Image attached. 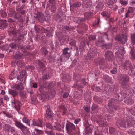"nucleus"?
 Instances as JSON below:
<instances>
[{"label":"nucleus","mask_w":135,"mask_h":135,"mask_svg":"<svg viewBox=\"0 0 135 135\" xmlns=\"http://www.w3.org/2000/svg\"><path fill=\"white\" fill-rule=\"evenodd\" d=\"M26 71L25 70H22L20 73V75L18 77V79L21 81L23 82H22L20 85L16 84L15 86V88L17 90H22L24 89V86L23 83H24L25 80V78L24 77L26 74Z\"/></svg>","instance_id":"1"},{"label":"nucleus","mask_w":135,"mask_h":135,"mask_svg":"<svg viewBox=\"0 0 135 135\" xmlns=\"http://www.w3.org/2000/svg\"><path fill=\"white\" fill-rule=\"evenodd\" d=\"M26 71L25 70H22L20 73V75L18 77V79L21 81L23 82H22L20 85L16 84L15 86V88L17 90H22L24 89V86L23 83H24L25 80V78L24 77L26 74Z\"/></svg>","instance_id":"2"},{"label":"nucleus","mask_w":135,"mask_h":135,"mask_svg":"<svg viewBox=\"0 0 135 135\" xmlns=\"http://www.w3.org/2000/svg\"><path fill=\"white\" fill-rule=\"evenodd\" d=\"M63 53L61 57L60 61H65L69 58L70 55V49L68 48H65L63 50Z\"/></svg>","instance_id":"3"},{"label":"nucleus","mask_w":135,"mask_h":135,"mask_svg":"<svg viewBox=\"0 0 135 135\" xmlns=\"http://www.w3.org/2000/svg\"><path fill=\"white\" fill-rule=\"evenodd\" d=\"M15 124L17 127L20 128L21 130L25 134L26 133H27L28 134H30V132L28 131H25L27 129V127L23 125L20 122L17 121H16ZM25 135H26L25 134Z\"/></svg>","instance_id":"4"},{"label":"nucleus","mask_w":135,"mask_h":135,"mask_svg":"<svg viewBox=\"0 0 135 135\" xmlns=\"http://www.w3.org/2000/svg\"><path fill=\"white\" fill-rule=\"evenodd\" d=\"M126 124H127L128 128H129L134 124V121L131 122L129 120H127L126 122L125 123L123 122H122L121 123H120L119 122H117V124L118 126L119 125L122 127L124 128L126 127Z\"/></svg>","instance_id":"5"},{"label":"nucleus","mask_w":135,"mask_h":135,"mask_svg":"<svg viewBox=\"0 0 135 135\" xmlns=\"http://www.w3.org/2000/svg\"><path fill=\"white\" fill-rule=\"evenodd\" d=\"M120 83L123 86H126L127 84L128 77L126 74L122 75L120 76Z\"/></svg>","instance_id":"6"},{"label":"nucleus","mask_w":135,"mask_h":135,"mask_svg":"<svg viewBox=\"0 0 135 135\" xmlns=\"http://www.w3.org/2000/svg\"><path fill=\"white\" fill-rule=\"evenodd\" d=\"M99 35L98 36V40L96 42V44L98 46L100 47L103 45V43L104 42V40L102 39V37H107V35L105 34L103 36L102 33H99Z\"/></svg>","instance_id":"7"},{"label":"nucleus","mask_w":135,"mask_h":135,"mask_svg":"<svg viewBox=\"0 0 135 135\" xmlns=\"http://www.w3.org/2000/svg\"><path fill=\"white\" fill-rule=\"evenodd\" d=\"M116 39L118 40L120 43L122 44H124L126 42L127 39L126 36L124 35H122L119 37H117Z\"/></svg>","instance_id":"8"},{"label":"nucleus","mask_w":135,"mask_h":135,"mask_svg":"<svg viewBox=\"0 0 135 135\" xmlns=\"http://www.w3.org/2000/svg\"><path fill=\"white\" fill-rule=\"evenodd\" d=\"M125 53L124 48L122 47L119 48V50L115 53L116 56L119 57H121Z\"/></svg>","instance_id":"9"},{"label":"nucleus","mask_w":135,"mask_h":135,"mask_svg":"<svg viewBox=\"0 0 135 135\" xmlns=\"http://www.w3.org/2000/svg\"><path fill=\"white\" fill-rule=\"evenodd\" d=\"M97 54V51L95 49H91L87 54V59H89L91 57L95 56Z\"/></svg>","instance_id":"10"},{"label":"nucleus","mask_w":135,"mask_h":135,"mask_svg":"<svg viewBox=\"0 0 135 135\" xmlns=\"http://www.w3.org/2000/svg\"><path fill=\"white\" fill-rule=\"evenodd\" d=\"M66 128L68 132H69L73 130H74L75 128V126L73 123H70L67 124Z\"/></svg>","instance_id":"11"},{"label":"nucleus","mask_w":135,"mask_h":135,"mask_svg":"<svg viewBox=\"0 0 135 135\" xmlns=\"http://www.w3.org/2000/svg\"><path fill=\"white\" fill-rule=\"evenodd\" d=\"M113 56V53L110 51H107L105 54V59L111 61Z\"/></svg>","instance_id":"12"},{"label":"nucleus","mask_w":135,"mask_h":135,"mask_svg":"<svg viewBox=\"0 0 135 135\" xmlns=\"http://www.w3.org/2000/svg\"><path fill=\"white\" fill-rule=\"evenodd\" d=\"M32 125L34 126L42 127L43 125L42 122L41 121L39 120H32Z\"/></svg>","instance_id":"13"},{"label":"nucleus","mask_w":135,"mask_h":135,"mask_svg":"<svg viewBox=\"0 0 135 135\" xmlns=\"http://www.w3.org/2000/svg\"><path fill=\"white\" fill-rule=\"evenodd\" d=\"M12 105H14L16 110L18 111L20 109V102L18 100H15L14 102H12Z\"/></svg>","instance_id":"14"},{"label":"nucleus","mask_w":135,"mask_h":135,"mask_svg":"<svg viewBox=\"0 0 135 135\" xmlns=\"http://www.w3.org/2000/svg\"><path fill=\"white\" fill-rule=\"evenodd\" d=\"M0 29H4L7 26V24L6 20H0Z\"/></svg>","instance_id":"15"},{"label":"nucleus","mask_w":135,"mask_h":135,"mask_svg":"<svg viewBox=\"0 0 135 135\" xmlns=\"http://www.w3.org/2000/svg\"><path fill=\"white\" fill-rule=\"evenodd\" d=\"M110 13L106 11H104L102 13L101 15L103 16L106 17L107 18L106 20L107 21L109 20H110Z\"/></svg>","instance_id":"16"},{"label":"nucleus","mask_w":135,"mask_h":135,"mask_svg":"<svg viewBox=\"0 0 135 135\" xmlns=\"http://www.w3.org/2000/svg\"><path fill=\"white\" fill-rule=\"evenodd\" d=\"M130 58L132 60L135 59V52L133 49H131V50L130 52Z\"/></svg>","instance_id":"17"},{"label":"nucleus","mask_w":135,"mask_h":135,"mask_svg":"<svg viewBox=\"0 0 135 135\" xmlns=\"http://www.w3.org/2000/svg\"><path fill=\"white\" fill-rule=\"evenodd\" d=\"M88 46L87 43H86L85 41L82 42L80 45V49H85L86 46Z\"/></svg>","instance_id":"18"},{"label":"nucleus","mask_w":135,"mask_h":135,"mask_svg":"<svg viewBox=\"0 0 135 135\" xmlns=\"http://www.w3.org/2000/svg\"><path fill=\"white\" fill-rule=\"evenodd\" d=\"M9 93L10 94L12 95L13 97H14L17 95L18 94V92L12 90H9Z\"/></svg>","instance_id":"19"},{"label":"nucleus","mask_w":135,"mask_h":135,"mask_svg":"<svg viewBox=\"0 0 135 135\" xmlns=\"http://www.w3.org/2000/svg\"><path fill=\"white\" fill-rule=\"evenodd\" d=\"M48 117L50 118H52V112L49 109H47L46 111Z\"/></svg>","instance_id":"20"},{"label":"nucleus","mask_w":135,"mask_h":135,"mask_svg":"<svg viewBox=\"0 0 135 135\" xmlns=\"http://www.w3.org/2000/svg\"><path fill=\"white\" fill-rule=\"evenodd\" d=\"M93 15V14L91 12H86L84 15L85 17L88 19L91 17Z\"/></svg>","instance_id":"21"},{"label":"nucleus","mask_w":135,"mask_h":135,"mask_svg":"<svg viewBox=\"0 0 135 135\" xmlns=\"http://www.w3.org/2000/svg\"><path fill=\"white\" fill-rule=\"evenodd\" d=\"M116 0H106V3L108 5H111L115 3Z\"/></svg>","instance_id":"22"},{"label":"nucleus","mask_w":135,"mask_h":135,"mask_svg":"<svg viewBox=\"0 0 135 135\" xmlns=\"http://www.w3.org/2000/svg\"><path fill=\"white\" fill-rule=\"evenodd\" d=\"M23 122L25 123H27L28 126H30V121L28 119L25 117H24L22 119Z\"/></svg>","instance_id":"23"},{"label":"nucleus","mask_w":135,"mask_h":135,"mask_svg":"<svg viewBox=\"0 0 135 135\" xmlns=\"http://www.w3.org/2000/svg\"><path fill=\"white\" fill-rule=\"evenodd\" d=\"M3 128L5 130L9 131L11 128L10 126L8 124H5L3 126Z\"/></svg>","instance_id":"24"},{"label":"nucleus","mask_w":135,"mask_h":135,"mask_svg":"<svg viewBox=\"0 0 135 135\" xmlns=\"http://www.w3.org/2000/svg\"><path fill=\"white\" fill-rule=\"evenodd\" d=\"M41 53L44 55L47 54L48 53L47 51L45 48H42L41 49Z\"/></svg>","instance_id":"25"},{"label":"nucleus","mask_w":135,"mask_h":135,"mask_svg":"<svg viewBox=\"0 0 135 135\" xmlns=\"http://www.w3.org/2000/svg\"><path fill=\"white\" fill-rule=\"evenodd\" d=\"M131 42L132 44H135V34L132 35H131Z\"/></svg>","instance_id":"26"},{"label":"nucleus","mask_w":135,"mask_h":135,"mask_svg":"<svg viewBox=\"0 0 135 135\" xmlns=\"http://www.w3.org/2000/svg\"><path fill=\"white\" fill-rule=\"evenodd\" d=\"M103 78L107 82L109 81L108 80L111 79L107 75H105L104 76Z\"/></svg>","instance_id":"27"},{"label":"nucleus","mask_w":135,"mask_h":135,"mask_svg":"<svg viewBox=\"0 0 135 135\" xmlns=\"http://www.w3.org/2000/svg\"><path fill=\"white\" fill-rule=\"evenodd\" d=\"M17 65L18 67H21L24 65V63L21 61H19L17 63Z\"/></svg>","instance_id":"28"},{"label":"nucleus","mask_w":135,"mask_h":135,"mask_svg":"<svg viewBox=\"0 0 135 135\" xmlns=\"http://www.w3.org/2000/svg\"><path fill=\"white\" fill-rule=\"evenodd\" d=\"M54 127L56 128L57 130L59 131H60L61 128V126L57 123L55 126H54Z\"/></svg>","instance_id":"29"},{"label":"nucleus","mask_w":135,"mask_h":135,"mask_svg":"<svg viewBox=\"0 0 135 135\" xmlns=\"http://www.w3.org/2000/svg\"><path fill=\"white\" fill-rule=\"evenodd\" d=\"M81 5V3L80 2H76L73 4V6L75 7H78Z\"/></svg>","instance_id":"30"},{"label":"nucleus","mask_w":135,"mask_h":135,"mask_svg":"<svg viewBox=\"0 0 135 135\" xmlns=\"http://www.w3.org/2000/svg\"><path fill=\"white\" fill-rule=\"evenodd\" d=\"M27 70L29 71H31L33 69V66L32 65L28 66L27 68Z\"/></svg>","instance_id":"31"},{"label":"nucleus","mask_w":135,"mask_h":135,"mask_svg":"<svg viewBox=\"0 0 135 135\" xmlns=\"http://www.w3.org/2000/svg\"><path fill=\"white\" fill-rule=\"evenodd\" d=\"M35 130L38 134H42L43 133V132L42 130H39L37 129H35Z\"/></svg>","instance_id":"32"},{"label":"nucleus","mask_w":135,"mask_h":135,"mask_svg":"<svg viewBox=\"0 0 135 135\" xmlns=\"http://www.w3.org/2000/svg\"><path fill=\"white\" fill-rule=\"evenodd\" d=\"M128 103V104H131L133 103L134 102V100L131 99H129L127 100Z\"/></svg>","instance_id":"33"},{"label":"nucleus","mask_w":135,"mask_h":135,"mask_svg":"<svg viewBox=\"0 0 135 135\" xmlns=\"http://www.w3.org/2000/svg\"><path fill=\"white\" fill-rule=\"evenodd\" d=\"M117 71V69L116 68H114L111 71V72L113 74H115Z\"/></svg>","instance_id":"34"},{"label":"nucleus","mask_w":135,"mask_h":135,"mask_svg":"<svg viewBox=\"0 0 135 135\" xmlns=\"http://www.w3.org/2000/svg\"><path fill=\"white\" fill-rule=\"evenodd\" d=\"M1 15L3 18L6 17V14L4 11H2L1 13Z\"/></svg>","instance_id":"35"},{"label":"nucleus","mask_w":135,"mask_h":135,"mask_svg":"<svg viewBox=\"0 0 135 135\" xmlns=\"http://www.w3.org/2000/svg\"><path fill=\"white\" fill-rule=\"evenodd\" d=\"M120 2L122 4L124 5H126L127 3V2L124 0H120Z\"/></svg>","instance_id":"36"},{"label":"nucleus","mask_w":135,"mask_h":135,"mask_svg":"<svg viewBox=\"0 0 135 135\" xmlns=\"http://www.w3.org/2000/svg\"><path fill=\"white\" fill-rule=\"evenodd\" d=\"M115 129L114 128L112 127H110L109 128V131L110 133H113L114 132Z\"/></svg>","instance_id":"37"},{"label":"nucleus","mask_w":135,"mask_h":135,"mask_svg":"<svg viewBox=\"0 0 135 135\" xmlns=\"http://www.w3.org/2000/svg\"><path fill=\"white\" fill-rule=\"evenodd\" d=\"M89 40H94L96 38L95 37L93 36L90 35L89 37Z\"/></svg>","instance_id":"38"},{"label":"nucleus","mask_w":135,"mask_h":135,"mask_svg":"<svg viewBox=\"0 0 135 135\" xmlns=\"http://www.w3.org/2000/svg\"><path fill=\"white\" fill-rule=\"evenodd\" d=\"M9 97L7 95H5L4 97V99L7 101H9Z\"/></svg>","instance_id":"39"},{"label":"nucleus","mask_w":135,"mask_h":135,"mask_svg":"<svg viewBox=\"0 0 135 135\" xmlns=\"http://www.w3.org/2000/svg\"><path fill=\"white\" fill-rule=\"evenodd\" d=\"M98 107L97 105L95 104H94L93 105L92 107V109L93 110H95Z\"/></svg>","instance_id":"40"},{"label":"nucleus","mask_w":135,"mask_h":135,"mask_svg":"<svg viewBox=\"0 0 135 135\" xmlns=\"http://www.w3.org/2000/svg\"><path fill=\"white\" fill-rule=\"evenodd\" d=\"M46 127L48 128L52 129V126L51 125L50 123H48L46 125Z\"/></svg>","instance_id":"41"},{"label":"nucleus","mask_w":135,"mask_h":135,"mask_svg":"<svg viewBox=\"0 0 135 135\" xmlns=\"http://www.w3.org/2000/svg\"><path fill=\"white\" fill-rule=\"evenodd\" d=\"M69 95V94L67 93H64L63 95V97L65 98H66Z\"/></svg>","instance_id":"42"},{"label":"nucleus","mask_w":135,"mask_h":135,"mask_svg":"<svg viewBox=\"0 0 135 135\" xmlns=\"http://www.w3.org/2000/svg\"><path fill=\"white\" fill-rule=\"evenodd\" d=\"M84 109L87 112H89L90 111V108L87 107H84Z\"/></svg>","instance_id":"43"},{"label":"nucleus","mask_w":135,"mask_h":135,"mask_svg":"<svg viewBox=\"0 0 135 135\" xmlns=\"http://www.w3.org/2000/svg\"><path fill=\"white\" fill-rule=\"evenodd\" d=\"M44 17V16L42 14H41V16L38 17V19L40 21H41L43 20V18Z\"/></svg>","instance_id":"44"},{"label":"nucleus","mask_w":135,"mask_h":135,"mask_svg":"<svg viewBox=\"0 0 135 135\" xmlns=\"http://www.w3.org/2000/svg\"><path fill=\"white\" fill-rule=\"evenodd\" d=\"M16 46V45L14 43H12L10 45V47L13 49L15 48Z\"/></svg>","instance_id":"45"},{"label":"nucleus","mask_w":135,"mask_h":135,"mask_svg":"<svg viewBox=\"0 0 135 135\" xmlns=\"http://www.w3.org/2000/svg\"><path fill=\"white\" fill-rule=\"evenodd\" d=\"M15 57L16 59H19L21 58V56L20 55L18 54H16L15 55Z\"/></svg>","instance_id":"46"},{"label":"nucleus","mask_w":135,"mask_h":135,"mask_svg":"<svg viewBox=\"0 0 135 135\" xmlns=\"http://www.w3.org/2000/svg\"><path fill=\"white\" fill-rule=\"evenodd\" d=\"M38 63L39 64V66H40L41 67H43L44 66V65L43 64V63H42L39 60L38 61Z\"/></svg>","instance_id":"47"},{"label":"nucleus","mask_w":135,"mask_h":135,"mask_svg":"<svg viewBox=\"0 0 135 135\" xmlns=\"http://www.w3.org/2000/svg\"><path fill=\"white\" fill-rule=\"evenodd\" d=\"M80 120H81L80 119H76L75 120L74 123L75 124H77L80 121Z\"/></svg>","instance_id":"48"},{"label":"nucleus","mask_w":135,"mask_h":135,"mask_svg":"<svg viewBox=\"0 0 135 135\" xmlns=\"http://www.w3.org/2000/svg\"><path fill=\"white\" fill-rule=\"evenodd\" d=\"M89 3L87 4V7H90L92 4V3H91V0H90L89 1Z\"/></svg>","instance_id":"49"},{"label":"nucleus","mask_w":135,"mask_h":135,"mask_svg":"<svg viewBox=\"0 0 135 135\" xmlns=\"http://www.w3.org/2000/svg\"><path fill=\"white\" fill-rule=\"evenodd\" d=\"M95 88L96 89H97V90L96 89L95 90V91H99L100 90V88L99 87H96L94 88V89H95Z\"/></svg>","instance_id":"50"},{"label":"nucleus","mask_w":135,"mask_h":135,"mask_svg":"<svg viewBox=\"0 0 135 135\" xmlns=\"http://www.w3.org/2000/svg\"><path fill=\"white\" fill-rule=\"evenodd\" d=\"M14 77V76L13 73H11L9 76L10 78L12 79Z\"/></svg>","instance_id":"51"},{"label":"nucleus","mask_w":135,"mask_h":135,"mask_svg":"<svg viewBox=\"0 0 135 135\" xmlns=\"http://www.w3.org/2000/svg\"><path fill=\"white\" fill-rule=\"evenodd\" d=\"M7 117L9 118H12V115L10 114H7L6 115Z\"/></svg>","instance_id":"52"},{"label":"nucleus","mask_w":135,"mask_h":135,"mask_svg":"<svg viewBox=\"0 0 135 135\" xmlns=\"http://www.w3.org/2000/svg\"><path fill=\"white\" fill-rule=\"evenodd\" d=\"M120 11H119V13L123 12L124 11V8H121L120 9Z\"/></svg>","instance_id":"53"},{"label":"nucleus","mask_w":135,"mask_h":135,"mask_svg":"<svg viewBox=\"0 0 135 135\" xmlns=\"http://www.w3.org/2000/svg\"><path fill=\"white\" fill-rule=\"evenodd\" d=\"M129 68L131 70L132 72H133V73H134L135 74V69L133 68V69H132L131 67H130Z\"/></svg>","instance_id":"54"},{"label":"nucleus","mask_w":135,"mask_h":135,"mask_svg":"<svg viewBox=\"0 0 135 135\" xmlns=\"http://www.w3.org/2000/svg\"><path fill=\"white\" fill-rule=\"evenodd\" d=\"M9 131H11L12 132H13L14 131H15V128L13 127H11L10 129V130Z\"/></svg>","instance_id":"55"},{"label":"nucleus","mask_w":135,"mask_h":135,"mask_svg":"<svg viewBox=\"0 0 135 135\" xmlns=\"http://www.w3.org/2000/svg\"><path fill=\"white\" fill-rule=\"evenodd\" d=\"M0 93L2 95H4L5 93V91L4 90H3L1 91Z\"/></svg>","instance_id":"56"},{"label":"nucleus","mask_w":135,"mask_h":135,"mask_svg":"<svg viewBox=\"0 0 135 135\" xmlns=\"http://www.w3.org/2000/svg\"><path fill=\"white\" fill-rule=\"evenodd\" d=\"M33 87L35 88H36L37 87V85L36 83H35L33 84Z\"/></svg>","instance_id":"57"},{"label":"nucleus","mask_w":135,"mask_h":135,"mask_svg":"<svg viewBox=\"0 0 135 135\" xmlns=\"http://www.w3.org/2000/svg\"><path fill=\"white\" fill-rule=\"evenodd\" d=\"M55 0H49V2L51 3H53L54 2Z\"/></svg>","instance_id":"58"},{"label":"nucleus","mask_w":135,"mask_h":135,"mask_svg":"<svg viewBox=\"0 0 135 135\" xmlns=\"http://www.w3.org/2000/svg\"><path fill=\"white\" fill-rule=\"evenodd\" d=\"M129 11H128V12L126 13V17H127L128 16V14L129 13Z\"/></svg>","instance_id":"59"},{"label":"nucleus","mask_w":135,"mask_h":135,"mask_svg":"<svg viewBox=\"0 0 135 135\" xmlns=\"http://www.w3.org/2000/svg\"><path fill=\"white\" fill-rule=\"evenodd\" d=\"M20 13L22 14H23L25 13V11L24 10H22L21 11Z\"/></svg>","instance_id":"60"},{"label":"nucleus","mask_w":135,"mask_h":135,"mask_svg":"<svg viewBox=\"0 0 135 135\" xmlns=\"http://www.w3.org/2000/svg\"><path fill=\"white\" fill-rule=\"evenodd\" d=\"M105 120V119H100V120H99V122H102L103 121H104V120Z\"/></svg>","instance_id":"61"},{"label":"nucleus","mask_w":135,"mask_h":135,"mask_svg":"<svg viewBox=\"0 0 135 135\" xmlns=\"http://www.w3.org/2000/svg\"><path fill=\"white\" fill-rule=\"evenodd\" d=\"M113 109H114L115 110H116V108L115 107H114L113 108Z\"/></svg>","instance_id":"62"},{"label":"nucleus","mask_w":135,"mask_h":135,"mask_svg":"<svg viewBox=\"0 0 135 135\" xmlns=\"http://www.w3.org/2000/svg\"><path fill=\"white\" fill-rule=\"evenodd\" d=\"M25 2H26V1L24 0H23L22 1V2L23 3H25Z\"/></svg>","instance_id":"63"},{"label":"nucleus","mask_w":135,"mask_h":135,"mask_svg":"<svg viewBox=\"0 0 135 135\" xmlns=\"http://www.w3.org/2000/svg\"><path fill=\"white\" fill-rule=\"evenodd\" d=\"M63 115H65V111H63Z\"/></svg>","instance_id":"64"}]
</instances>
